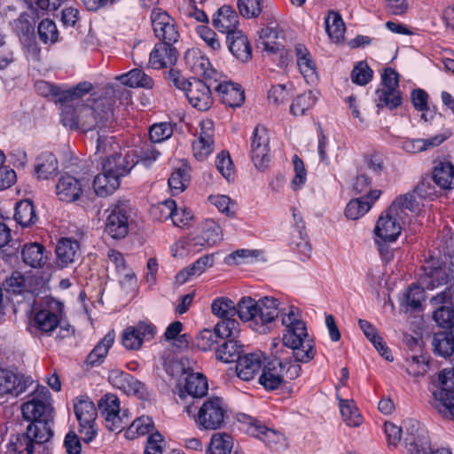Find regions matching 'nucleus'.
I'll use <instances>...</instances> for the list:
<instances>
[{
  "label": "nucleus",
  "instance_id": "1",
  "mask_svg": "<svg viewBox=\"0 0 454 454\" xmlns=\"http://www.w3.org/2000/svg\"><path fill=\"white\" fill-rule=\"evenodd\" d=\"M77 129L88 132L94 128L100 129L107 126L113 120V104L107 98L92 99V105H82L79 106Z\"/></svg>",
  "mask_w": 454,
  "mask_h": 454
},
{
  "label": "nucleus",
  "instance_id": "2",
  "mask_svg": "<svg viewBox=\"0 0 454 454\" xmlns=\"http://www.w3.org/2000/svg\"><path fill=\"white\" fill-rule=\"evenodd\" d=\"M301 370V365L295 362L273 358L264 366L259 382L266 389L273 390L286 381L298 378Z\"/></svg>",
  "mask_w": 454,
  "mask_h": 454
},
{
  "label": "nucleus",
  "instance_id": "3",
  "mask_svg": "<svg viewBox=\"0 0 454 454\" xmlns=\"http://www.w3.org/2000/svg\"><path fill=\"white\" fill-rule=\"evenodd\" d=\"M228 419V406L217 396L207 398L200 405L195 422L200 429L217 430L223 427Z\"/></svg>",
  "mask_w": 454,
  "mask_h": 454
},
{
  "label": "nucleus",
  "instance_id": "4",
  "mask_svg": "<svg viewBox=\"0 0 454 454\" xmlns=\"http://www.w3.org/2000/svg\"><path fill=\"white\" fill-rule=\"evenodd\" d=\"M294 328L286 330L283 336V343L293 350L295 363H308L314 358L316 349L311 340H309L304 322H298Z\"/></svg>",
  "mask_w": 454,
  "mask_h": 454
},
{
  "label": "nucleus",
  "instance_id": "5",
  "mask_svg": "<svg viewBox=\"0 0 454 454\" xmlns=\"http://www.w3.org/2000/svg\"><path fill=\"white\" fill-rule=\"evenodd\" d=\"M440 387L433 392V406L444 417L454 421V367L439 374Z\"/></svg>",
  "mask_w": 454,
  "mask_h": 454
},
{
  "label": "nucleus",
  "instance_id": "6",
  "mask_svg": "<svg viewBox=\"0 0 454 454\" xmlns=\"http://www.w3.org/2000/svg\"><path fill=\"white\" fill-rule=\"evenodd\" d=\"M74 414L79 422V434L85 442H91L97 435V409L89 398H80L74 405Z\"/></svg>",
  "mask_w": 454,
  "mask_h": 454
},
{
  "label": "nucleus",
  "instance_id": "7",
  "mask_svg": "<svg viewBox=\"0 0 454 454\" xmlns=\"http://www.w3.org/2000/svg\"><path fill=\"white\" fill-rule=\"evenodd\" d=\"M61 306L58 302H50L37 310L31 319L33 333L41 336H50L59 326Z\"/></svg>",
  "mask_w": 454,
  "mask_h": 454
},
{
  "label": "nucleus",
  "instance_id": "8",
  "mask_svg": "<svg viewBox=\"0 0 454 454\" xmlns=\"http://www.w3.org/2000/svg\"><path fill=\"white\" fill-rule=\"evenodd\" d=\"M239 333L238 321L218 322L214 330L203 329L196 336V346L203 351L213 348L218 339L237 338Z\"/></svg>",
  "mask_w": 454,
  "mask_h": 454
},
{
  "label": "nucleus",
  "instance_id": "9",
  "mask_svg": "<svg viewBox=\"0 0 454 454\" xmlns=\"http://www.w3.org/2000/svg\"><path fill=\"white\" fill-rule=\"evenodd\" d=\"M23 418L31 422L54 419L53 408L50 400L49 391L45 387L37 388L31 400L21 406Z\"/></svg>",
  "mask_w": 454,
  "mask_h": 454
},
{
  "label": "nucleus",
  "instance_id": "10",
  "mask_svg": "<svg viewBox=\"0 0 454 454\" xmlns=\"http://www.w3.org/2000/svg\"><path fill=\"white\" fill-rule=\"evenodd\" d=\"M106 221V232L114 239H123L129 232L130 207L126 202H118L108 209Z\"/></svg>",
  "mask_w": 454,
  "mask_h": 454
},
{
  "label": "nucleus",
  "instance_id": "11",
  "mask_svg": "<svg viewBox=\"0 0 454 454\" xmlns=\"http://www.w3.org/2000/svg\"><path fill=\"white\" fill-rule=\"evenodd\" d=\"M216 82L217 80L215 78H212V80L204 79V81L192 79L185 93L190 104L200 111L208 110L213 105L211 90L212 89L215 90Z\"/></svg>",
  "mask_w": 454,
  "mask_h": 454
},
{
  "label": "nucleus",
  "instance_id": "12",
  "mask_svg": "<svg viewBox=\"0 0 454 454\" xmlns=\"http://www.w3.org/2000/svg\"><path fill=\"white\" fill-rule=\"evenodd\" d=\"M36 91L43 97L54 96L59 103H67L69 100H77L88 94L93 88L89 82L78 83L69 90H61L45 81L36 82L35 84Z\"/></svg>",
  "mask_w": 454,
  "mask_h": 454
},
{
  "label": "nucleus",
  "instance_id": "13",
  "mask_svg": "<svg viewBox=\"0 0 454 454\" xmlns=\"http://www.w3.org/2000/svg\"><path fill=\"white\" fill-rule=\"evenodd\" d=\"M251 159L261 171L267 169L270 164V136L264 127L256 126L253 131L250 145Z\"/></svg>",
  "mask_w": 454,
  "mask_h": 454
},
{
  "label": "nucleus",
  "instance_id": "14",
  "mask_svg": "<svg viewBox=\"0 0 454 454\" xmlns=\"http://www.w3.org/2000/svg\"><path fill=\"white\" fill-rule=\"evenodd\" d=\"M152 27L160 43H174L179 38L174 20L165 12L153 10L151 14Z\"/></svg>",
  "mask_w": 454,
  "mask_h": 454
},
{
  "label": "nucleus",
  "instance_id": "15",
  "mask_svg": "<svg viewBox=\"0 0 454 454\" xmlns=\"http://www.w3.org/2000/svg\"><path fill=\"white\" fill-rule=\"evenodd\" d=\"M156 334V327L150 322L141 321L127 327L122 333V344L127 349L137 350L144 341L151 340Z\"/></svg>",
  "mask_w": 454,
  "mask_h": 454
},
{
  "label": "nucleus",
  "instance_id": "16",
  "mask_svg": "<svg viewBox=\"0 0 454 454\" xmlns=\"http://www.w3.org/2000/svg\"><path fill=\"white\" fill-rule=\"evenodd\" d=\"M12 27L20 37L22 44L27 49L28 52L32 53L34 56H37L40 49L35 39L34 19L29 14L23 12L18 19L12 22Z\"/></svg>",
  "mask_w": 454,
  "mask_h": 454
},
{
  "label": "nucleus",
  "instance_id": "17",
  "mask_svg": "<svg viewBox=\"0 0 454 454\" xmlns=\"http://www.w3.org/2000/svg\"><path fill=\"white\" fill-rule=\"evenodd\" d=\"M33 383L29 377L0 368V395H11L17 397Z\"/></svg>",
  "mask_w": 454,
  "mask_h": 454
},
{
  "label": "nucleus",
  "instance_id": "18",
  "mask_svg": "<svg viewBox=\"0 0 454 454\" xmlns=\"http://www.w3.org/2000/svg\"><path fill=\"white\" fill-rule=\"evenodd\" d=\"M404 443L409 454H418L420 449L428 448L429 438L427 431L413 419L404 421Z\"/></svg>",
  "mask_w": 454,
  "mask_h": 454
},
{
  "label": "nucleus",
  "instance_id": "19",
  "mask_svg": "<svg viewBox=\"0 0 454 454\" xmlns=\"http://www.w3.org/2000/svg\"><path fill=\"white\" fill-rule=\"evenodd\" d=\"M398 217L395 213H390L387 209L385 215L380 216L377 221L374 232L376 236L384 241H395L401 233V224Z\"/></svg>",
  "mask_w": 454,
  "mask_h": 454
},
{
  "label": "nucleus",
  "instance_id": "20",
  "mask_svg": "<svg viewBox=\"0 0 454 454\" xmlns=\"http://www.w3.org/2000/svg\"><path fill=\"white\" fill-rule=\"evenodd\" d=\"M184 61L186 67L196 75L204 79L212 80L216 74L215 71L210 68L208 59L198 49H190L185 52Z\"/></svg>",
  "mask_w": 454,
  "mask_h": 454
},
{
  "label": "nucleus",
  "instance_id": "21",
  "mask_svg": "<svg viewBox=\"0 0 454 454\" xmlns=\"http://www.w3.org/2000/svg\"><path fill=\"white\" fill-rule=\"evenodd\" d=\"M173 43H157L150 53L149 63L154 69L168 68L174 66L178 58V52Z\"/></svg>",
  "mask_w": 454,
  "mask_h": 454
},
{
  "label": "nucleus",
  "instance_id": "22",
  "mask_svg": "<svg viewBox=\"0 0 454 454\" xmlns=\"http://www.w3.org/2000/svg\"><path fill=\"white\" fill-rule=\"evenodd\" d=\"M57 263L64 268L76 262L81 257L79 243L69 238H62L56 246Z\"/></svg>",
  "mask_w": 454,
  "mask_h": 454
},
{
  "label": "nucleus",
  "instance_id": "23",
  "mask_svg": "<svg viewBox=\"0 0 454 454\" xmlns=\"http://www.w3.org/2000/svg\"><path fill=\"white\" fill-rule=\"evenodd\" d=\"M262 365V355L261 353H249L238 360L236 364V372L238 377L249 381L260 372Z\"/></svg>",
  "mask_w": 454,
  "mask_h": 454
},
{
  "label": "nucleus",
  "instance_id": "24",
  "mask_svg": "<svg viewBox=\"0 0 454 454\" xmlns=\"http://www.w3.org/2000/svg\"><path fill=\"white\" fill-rule=\"evenodd\" d=\"M213 26L219 32L226 34L238 30L239 16L229 5H223L213 16Z\"/></svg>",
  "mask_w": 454,
  "mask_h": 454
},
{
  "label": "nucleus",
  "instance_id": "25",
  "mask_svg": "<svg viewBox=\"0 0 454 454\" xmlns=\"http://www.w3.org/2000/svg\"><path fill=\"white\" fill-rule=\"evenodd\" d=\"M151 215L157 221H164L171 218L174 225L180 226L181 224H186L191 216L187 214L185 219H178V212L176 211V205L173 200H166L156 205L151 207Z\"/></svg>",
  "mask_w": 454,
  "mask_h": 454
},
{
  "label": "nucleus",
  "instance_id": "26",
  "mask_svg": "<svg viewBox=\"0 0 454 454\" xmlns=\"http://www.w3.org/2000/svg\"><path fill=\"white\" fill-rule=\"evenodd\" d=\"M227 44L230 51L242 62L252 58V49L247 37L238 29L227 35Z\"/></svg>",
  "mask_w": 454,
  "mask_h": 454
},
{
  "label": "nucleus",
  "instance_id": "27",
  "mask_svg": "<svg viewBox=\"0 0 454 454\" xmlns=\"http://www.w3.org/2000/svg\"><path fill=\"white\" fill-rule=\"evenodd\" d=\"M381 194V191H369L365 197H360L351 200L345 210L346 216L351 220H356L363 216L371 208L372 205L376 201Z\"/></svg>",
  "mask_w": 454,
  "mask_h": 454
},
{
  "label": "nucleus",
  "instance_id": "28",
  "mask_svg": "<svg viewBox=\"0 0 454 454\" xmlns=\"http://www.w3.org/2000/svg\"><path fill=\"white\" fill-rule=\"evenodd\" d=\"M450 298V294L443 291L431 300L434 304L442 303L434 310L433 317L439 326L446 329L454 327V309L444 304Z\"/></svg>",
  "mask_w": 454,
  "mask_h": 454
},
{
  "label": "nucleus",
  "instance_id": "29",
  "mask_svg": "<svg viewBox=\"0 0 454 454\" xmlns=\"http://www.w3.org/2000/svg\"><path fill=\"white\" fill-rule=\"evenodd\" d=\"M82 192V189L80 181L69 175L62 176L56 185V193L62 201H74L80 197Z\"/></svg>",
  "mask_w": 454,
  "mask_h": 454
},
{
  "label": "nucleus",
  "instance_id": "30",
  "mask_svg": "<svg viewBox=\"0 0 454 454\" xmlns=\"http://www.w3.org/2000/svg\"><path fill=\"white\" fill-rule=\"evenodd\" d=\"M215 90L220 95L221 101L230 107H239L245 100L244 90L239 84L230 82L216 83Z\"/></svg>",
  "mask_w": 454,
  "mask_h": 454
},
{
  "label": "nucleus",
  "instance_id": "31",
  "mask_svg": "<svg viewBox=\"0 0 454 454\" xmlns=\"http://www.w3.org/2000/svg\"><path fill=\"white\" fill-rule=\"evenodd\" d=\"M279 38V29L278 26L267 27L260 31V44L263 51L271 54H279L283 59L286 57L287 51L284 46L278 41Z\"/></svg>",
  "mask_w": 454,
  "mask_h": 454
},
{
  "label": "nucleus",
  "instance_id": "32",
  "mask_svg": "<svg viewBox=\"0 0 454 454\" xmlns=\"http://www.w3.org/2000/svg\"><path fill=\"white\" fill-rule=\"evenodd\" d=\"M129 157L128 155L123 156L121 153H114L103 162V170L120 179L137 164L133 160L129 161Z\"/></svg>",
  "mask_w": 454,
  "mask_h": 454
},
{
  "label": "nucleus",
  "instance_id": "33",
  "mask_svg": "<svg viewBox=\"0 0 454 454\" xmlns=\"http://www.w3.org/2000/svg\"><path fill=\"white\" fill-rule=\"evenodd\" d=\"M223 239L222 229L212 219L206 220L202 225L200 233L195 238V244L200 246H214Z\"/></svg>",
  "mask_w": 454,
  "mask_h": 454
},
{
  "label": "nucleus",
  "instance_id": "34",
  "mask_svg": "<svg viewBox=\"0 0 454 454\" xmlns=\"http://www.w3.org/2000/svg\"><path fill=\"white\" fill-rule=\"evenodd\" d=\"M35 171L38 179H50L59 171V162L51 153H41L35 160Z\"/></svg>",
  "mask_w": 454,
  "mask_h": 454
},
{
  "label": "nucleus",
  "instance_id": "35",
  "mask_svg": "<svg viewBox=\"0 0 454 454\" xmlns=\"http://www.w3.org/2000/svg\"><path fill=\"white\" fill-rule=\"evenodd\" d=\"M21 257L24 263L32 268H41L47 262L45 247L36 242L25 244L21 249Z\"/></svg>",
  "mask_w": 454,
  "mask_h": 454
},
{
  "label": "nucleus",
  "instance_id": "36",
  "mask_svg": "<svg viewBox=\"0 0 454 454\" xmlns=\"http://www.w3.org/2000/svg\"><path fill=\"white\" fill-rule=\"evenodd\" d=\"M252 430V434L263 441L271 450L278 451L286 445L284 435L275 430L262 425H254Z\"/></svg>",
  "mask_w": 454,
  "mask_h": 454
},
{
  "label": "nucleus",
  "instance_id": "37",
  "mask_svg": "<svg viewBox=\"0 0 454 454\" xmlns=\"http://www.w3.org/2000/svg\"><path fill=\"white\" fill-rule=\"evenodd\" d=\"M432 178L441 189H453L454 166L449 161H439L434 168Z\"/></svg>",
  "mask_w": 454,
  "mask_h": 454
},
{
  "label": "nucleus",
  "instance_id": "38",
  "mask_svg": "<svg viewBox=\"0 0 454 454\" xmlns=\"http://www.w3.org/2000/svg\"><path fill=\"white\" fill-rule=\"evenodd\" d=\"M53 419H46L31 422L27 427V433L33 438V441L36 444L47 442L53 436Z\"/></svg>",
  "mask_w": 454,
  "mask_h": 454
},
{
  "label": "nucleus",
  "instance_id": "39",
  "mask_svg": "<svg viewBox=\"0 0 454 454\" xmlns=\"http://www.w3.org/2000/svg\"><path fill=\"white\" fill-rule=\"evenodd\" d=\"M215 350L216 359L224 363L238 362L243 352V346L235 338H227Z\"/></svg>",
  "mask_w": 454,
  "mask_h": 454
},
{
  "label": "nucleus",
  "instance_id": "40",
  "mask_svg": "<svg viewBox=\"0 0 454 454\" xmlns=\"http://www.w3.org/2000/svg\"><path fill=\"white\" fill-rule=\"evenodd\" d=\"M116 79L121 84L131 88L152 89L154 85L152 77L138 68L132 69L126 74L117 76Z\"/></svg>",
  "mask_w": 454,
  "mask_h": 454
},
{
  "label": "nucleus",
  "instance_id": "41",
  "mask_svg": "<svg viewBox=\"0 0 454 454\" xmlns=\"http://www.w3.org/2000/svg\"><path fill=\"white\" fill-rule=\"evenodd\" d=\"M295 54L297 57V65L303 77L309 82H314L317 78L316 65L312 60L307 48L302 44L295 46Z\"/></svg>",
  "mask_w": 454,
  "mask_h": 454
},
{
  "label": "nucleus",
  "instance_id": "42",
  "mask_svg": "<svg viewBox=\"0 0 454 454\" xmlns=\"http://www.w3.org/2000/svg\"><path fill=\"white\" fill-rule=\"evenodd\" d=\"M434 352L442 357H450L454 353V335L450 332L434 333L432 340Z\"/></svg>",
  "mask_w": 454,
  "mask_h": 454
},
{
  "label": "nucleus",
  "instance_id": "43",
  "mask_svg": "<svg viewBox=\"0 0 454 454\" xmlns=\"http://www.w3.org/2000/svg\"><path fill=\"white\" fill-rule=\"evenodd\" d=\"M14 218L23 227L35 223L37 216L32 201L24 200L18 202L15 207Z\"/></svg>",
  "mask_w": 454,
  "mask_h": 454
},
{
  "label": "nucleus",
  "instance_id": "44",
  "mask_svg": "<svg viewBox=\"0 0 454 454\" xmlns=\"http://www.w3.org/2000/svg\"><path fill=\"white\" fill-rule=\"evenodd\" d=\"M153 428L154 423L152 418L143 415L132 421L126 429L124 435L128 440H134L151 433Z\"/></svg>",
  "mask_w": 454,
  "mask_h": 454
},
{
  "label": "nucleus",
  "instance_id": "45",
  "mask_svg": "<svg viewBox=\"0 0 454 454\" xmlns=\"http://www.w3.org/2000/svg\"><path fill=\"white\" fill-rule=\"evenodd\" d=\"M212 313L221 318L220 322L237 321L233 318L237 315V306L234 302L224 297L215 299L211 305Z\"/></svg>",
  "mask_w": 454,
  "mask_h": 454
},
{
  "label": "nucleus",
  "instance_id": "46",
  "mask_svg": "<svg viewBox=\"0 0 454 454\" xmlns=\"http://www.w3.org/2000/svg\"><path fill=\"white\" fill-rule=\"evenodd\" d=\"M120 185V181L111 174L106 173L104 170L101 174L96 176L93 182L95 192L101 197L113 193Z\"/></svg>",
  "mask_w": 454,
  "mask_h": 454
},
{
  "label": "nucleus",
  "instance_id": "47",
  "mask_svg": "<svg viewBox=\"0 0 454 454\" xmlns=\"http://www.w3.org/2000/svg\"><path fill=\"white\" fill-rule=\"evenodd\" d=\"M114 341V333H108L105 337L95 346L91 352L88 355L86 362L90 365H96L104 360L110 347Z\"/></svg>",
  "mask_w": 454,
  "mask_h": 454
},
{
  "label": "nucleus",
  "instance_id": "48",
  "mask_svg": "<svg viewBox=\"0 0 454 454\" xmlns=\"http://www.w3.org/2000/svg\"><path fill=\"white\" fill-rule=\"evenodd\" d=\"M184 387L185 392L193 397L204 396L208 389L207 379L200 373L189 374Z\"/></svg>",
  "mask_w": 454,
  "mask_h": 454
},
{
  "label": "nucleus",
  "instance_id": "49",
  "mask_svg": "<svg viewBox=\"0 0 454 454\" xmlns=\"http://www.w3.org/2000/svg\"><path fill=\"white\" fill-rule=\"evenodd\" d=\"M375 94V102L379 108L394 109L401 105L402 98L398 90L380 88L376 90Z\"/></svg>",
  "mask_w": 454,
  "mask_h": 454
},
{
  "label": "nucleus",
  "instance_id": "50",
  "mask_svg": "<svg viewBox=\"0 0 454 454\" xmlns=\"http://www.w3.org/2000/svg\"><path fill=\"white\" fill-rule=\"evenodd\" d=\"M325 29L330 38L334 42H340L343 39L345 33V24L341 16L335 12H329L325 18Z\"/></svg>",
  "mask_w": 454,
  "mask_h": 454
},
{
  "label": "nucleus",
  "instance_id": "51",
  "mask_svg": "<svg viewBox=\"0 0 454 454\" xmlns=\"http://www.w3.org/2000/svg\"><path fill=\"white\" fill-rule=\"evenodd\" d=\"M340 410L343 421L348 427H359L363 418L353 401L340 398Z\"/></svg>",
  "mask_w": 454,
  "mask_h": 454
},
{
  "label": "nucleus",
  "instance_id": "52",
  "mask_svg": "<svg viewBox=\"0 0 454 454\" xmlns=\"http://www.w3.org/2000/svg\"><path fill=\"white\" fill-rule=\"evenodd\" d=\"M257 301L247 296L240 299L237 304V315L243 322L249 323L250 327L254 324Z\"/></svg>",
  "mask_w": 454,
  "mask_h": 454
},
{
  "label": "nucleus",
  "instance_id": "53",
  "mask_svg": "<svg viewBox=\"0 0 454 454\" xmlns=\"http://www.w3.org/2000/svg\"><path fill=\"white\" fill-rule=\"evenodd\" d=\"M35 443L27 432L17 434L10 442V451L13 454H33Z\"/></svg>",
  "mask_w": 454,
  "mask_h": 454
},
{
  "label": "nucleus",
  "instance_id": "54",
  "mask_svg": "<svg viewBox=\"0 0 454 454\" xmlns=\"http://www.w3.org/2000/svg\"><path fill=\"white\" fill-rule=\"evenodd\" d=\"M233 443L231 437L227 434H213L209 443L210 454H230Z\"/></svg>",
  "mask_w": 454,
  "mask_h": 454
},
{
  "label": "nucleus",
  "instance_id": "55",
  "mask_svg": "<svg viewBox=\"0 0 454 454\" xmlns=\"http://www.w3.org/2000/svg\"><path fill=\"white\" fill-rule=\"evenodd\" d=\"M268 325H271L280 314L278 301L274 297L265 296L258 300Z\"/></svg>",
  "mask_w": 454,
  "mask_h": 454
},
{
  "label": "nucleus",
  "instance_id": "56",
  "mask_svg": "<svg viewBox=\"0 0 454 454\" xmlns=\"http://www.w3.org/2000/svg\"><path fill=\"white\" fill-rule=\"evenodd\" d=\"M215 167L219 173L227 180L231 181L235 176V168L230 153L222 151L215 159Z\"/></svg>",
  "mask_w": 454,
  "mask_h": 454
},
{
  "label": "nucleus",
  "instance_id": "57",
  "mask_svg": "<svg viewBox=\"0 0 454 454\" xmlns=\"http://www.w3.org/2000/svg\"><path fill=\"white\" fill-rule=\"evenodd\" d=\"M106 427L108 430L120 433L129 422V415L128 410H121L105 419Z\"/></svg>",
  "mask_w": 454,
  "mask_h": 454
},
{
  "label": "nucleus",
  "instance_id": "58",
  "mask_svg": "<svg viewBox=\"0 0 454 454\" xmlns=\"http://www.w3.org/2000/svg\"><path fill=\"white\" fill-rule=\"evenodd\" d=\"M316 103V98L311 91L299 95L292 103L290 112L296 116H301L312 107Z\"/></svg>",
  "mask_w": 454,
  "mask_h": 454
},
{
  "label": "nucleus",
  "instance_id": "59",
  "mask_svg": "<svg viewBox=\"0 0 454 454\" xmlns=\"http://www.w3.org/2000/svg\"><path fill=\"white\" fill-rule=\"evenodd\" d=\"M75 100H69L67 103H60L63 106L61 110V121L64 126L71 129H77L79 116V106L74 108L73 103Z\"/></svg>",
  "mask_w": 454,
  "mask_h": 454
},
{
  "label": "nucleus",
  "instance_id": "60",
  "mask_svg": "<svg viewBox=\"0 0 454 454\" xmlns=\"http://www.w3.org/2000/svg\"><path fill=\"white\" fill-rule=\"evenodd\" d=\"M41 41L44 43H54L58 40V29L56 24L49 20H43L37 27Z\"/></svg>",
  "mask_w": 454,
  "mask_h": 454
},
{
  "label": "nucleus",
  "instance_id": "61",
  "mask_svg": "<svg viewBox=\"0 0 454 454\" xmlns=\"http://www.w3.org/2000/svg\"><path fill=\"white\" fill-rule=\"evenodd\" d=\"M434 121L435 124H439L441 128L436 135L424 139L425 151L439 146L451 136V131L442 124V121L441 117H437Z\"/></svg>",
  "mask_w": 454,
  "mask_h": 454
},
{
  "label": "nucleus",
  "instance_id": "62",
  "mask_svg": "<svg viewBox=\"0 0 454 454\" xmlns=\"http://www.w3.org/2000/svg\"><path fill=\"white\" fill-rule=\"evenodd\" d=\"M428 363L424 356H412L405 361L406 372L412 377L423 376L428 370Z\"/></svg>",
  "mask_w": 454,
  "mask_h": 454
},
{
  "label": "nucleus",
  "instance_id": "63",
  "mask_svg": "<svg viewBox=\"0 0 454 454\" xmlns=\"http://www.w3.org/2000/svg\"><path fill=\"white\" fill-rule=\"evenodd\" d=\"M238 8L243 17L255 18L262 12V0H239Z\"/></svg>",
  "mask_w": 454,
  "mask_h": 454
},
{
  "label": "nucleus",
  "instance_id": "64",
  "mask_svg": "<svg viewBox=\"0 0 454 454\" xmlns=\"http://www.w3.org/2000/svg\"><path fill=\"white\" fill-rule=\"evenodd\" d=\"M173 134L172 126L167 122L153 124L149 129V138L153 143H160Z\"/></svg>",
  "mask_w": 454,
  "mask_h": 454
}]
</instances>
